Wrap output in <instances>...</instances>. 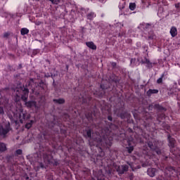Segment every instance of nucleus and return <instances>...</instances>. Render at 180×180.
<instances>
[{
	"label": "nucleus",
	"instance_id": "obj_5",
	"mask_svg": "<svg viewBox=\"0 0 180 180\" xmlns=\"http://www.w3.org/2000/svg\"><path fill=\"white\" fill-rule=\"evenodd\" d=\"M86 44L89 49H91L92 50H96V45H95L94 42H86Z\"/></svg>",
	"mask_w": 180,
	"mask_h": 180
},
{
	"label": "nucleus",
	"instance_id": "obj_4",
	"mask_svg": "<svg viewBox=\"0 0 180 180\" xmlns=\"http://www.w3.org/2000/svg\"><path fill=\"white\" fill-rule=\"evenodd\" d=\"M170 34L172 37H175L176 34H178V31L176 30V27H173L170 30Z\"/></svg>",
	"mask_w": 180,
	"mask_h": 180
},
{
	"label": "nucleus",
	"instance_id": "obj_1",
	"mask_svg": "<svg viewBox=\"0 0 180 180\" xmlns=\"http://www.w3.org/2000/svg\"><path fill=\"white\" fill-rule=\"evenodd\" d=\"M43 162H44V165H43ZM50 162H51V156L44 155L43 159H38V163L41 168H45L49 165V164H50ZM38 163H37V165Z\"/></svg>",
	"mask_w": 180,
	"mask_h": 180
},
{
	"label": "nucleus",
	"instance_id": "obj_26",
	"mask_svg": "<svg viewBox=\"0 0 180 180\" xmlns=\"http://www.w3.org/2000/svg\"><path fill=\"white\" fill-rule=\"evenodd\" d=\"M20 33H21V34H23V28L21 29Z\"/></svg>",
	"mask_w": 180,
	"mask_h": 180
},
{
	"label": "nucleus",
	"instance_id": "obj_33",
	"mask_svg": "<svg viewBox=\"0 0 180 180\" xmlns=\"http://www.w3.org/2000/svg\"><path fill=\"white\" fill-rule=\"evenodd\" d=\"M21 98H23V95H21Z\"/></svg>",
	"mask_w": 180,
	"mask_h": 180
},
{
	"label": "nucleus",
	"instance_id": "obj_30",
	"mask_svg": "<svg viewBox=\"0 0 180 180\" xmlns=\"http://www.w3.org/2000/svg\"><path fill=\"white\" fill-rule=\"evenodd\" d=\"M157 154H160L161 152L160 151H156Z\"/></svg>",
	"mask_w": 180,
	"mask_h": 180
},
{
	"label": "nucleus",
	"instance_id": "obj_29",
	"mask_svg": "<svg viewBox=\"0 0 180 180\" xmlns=\"http://www.w3.org/2000/svg\"><path fill=\"white\" fill-rule=\"evenodd\" d=\"M108 120H112V117H109Z\"/></svg>",
	"mask_w": 180,
	"mask_h": 180
},
{
	"label": "nucleus",
	"instance_id": "obj_20",
	"mask_svg": "<svg viewBox=\"0 0 180 180\" xmlns=\"http://www.w3.org/2000/svg\"><path fill=\"white\" fill-rule=\"evenodd\" d=\"M149 92H151V94H157L158 92V90H150Z\"/></svg>",
	"mask_w": 180,
	"mask_h": 180
},
{
	"label": "nucleus",
	"instance_id": "obj_7",
	"mask_svg": "<svg viewBox=\"0 0 180 180\" xmlns=\"http://www.w3.org/2000/svg\"><path fill=\"white\" fill-rule=\"evenodd\" d=\"M25 105L27 108H36V103L34 101L25 102Z\"/></svg>",
	"mask_w": 180,
	"mask_h": 180
},
{
	"label": "nucleus",
	"instance_id": "obj_17",
	"mask_svg": "<svg viewBox=\"0 0 180 180\" xmlns=\"http://www.w3.org/2000/svg\"><path fill=\"white\" fill-rule=\"evenodd\" d=\"M51 2L52 4H58V2H60V0H51Z\"/></svg>",
	"mask_w": 180,
	"mask_h": 180
},
{
	"label": "nucleus",
	"instance_id": "obj_21",
	"mask_svg": "<svg viewBox=\"0 0 180 180\" xmlns=\"http://www.w3.org/2000/svg\"><path fill=\"white\" fill-rule=\"evenodd\" d=\"M162 82V77H160L158 79V84H161Z\"/></svg>",
	"mask_w": 180,
	"mask_h": 180
},
{
	"label": "nucleus",
	"instance_id": "obj_12",
	"mask_svg": "<svg viewBox=\"0 0 180 180\" xmlns=\"http://www.w3.org/2000/svg\"><path fill=\"white\" fill-rule=\"evenodd\" d=\"M135 8H136V4L131 3L129 4V9H131V11H134Z\"/></svg>",
	"mask_w": 180,
	"mask_h": 180
},
{
	"label": "nucleus",
	"instance_id": "obj_13",
	"mask_svg": "<svg viewBox=\"0 0 180 180\" xmlns=\"http://www.w3.org/2000/svg\"><path fill=\"white\" fill-rule=\"evenodd\" d=\"M8 117L11 122H15V123H18V121L13 120V117L12 115H8Z\"/></svg>",
	"mask_w": 180,
	"mask_h": 180
},
{
	"label": "nucleus",
	"instance_id": "obj_24",
	"mask_svg": "<svg viewBox=\"0 0 180 180\" xmlns=\"http://www.w3.org/2000/svg\"><path fill=\"white\" fill-rule=\"evenodd\" d=\"M24 94H29V90L25 89H24Z\"/></svg>",
	"mask_w": 180,
	"mask_h": 180
},
{
	"label": "nucleus",
	"instance_id": "obj_10",
	"mask_svg": "<svg viewBox=\"0 0 180 180\" xmlns=\"http://www.w3.org/2000/svg\"><path fill=\"white\" fill-rule=\"evenodd\" d=\"M169 141L170 147H174V144H175V141L174 139L169 137Z\"/></svg>",
	"mask_w": 180,
	"mask_h": 180
},
{
	"label": "nucleus",
	"instance_id": "obj_23",
	"mask_svg": "<svg viewBox=\"0 0 180 180\" xmlns=\"http://www.w3.org/2000/svg\"><path fill=\"white\" fill-rule=\"evenodd\" d=\"M16 92H17L16 96H18V97L20 96V93H19V91L16 90Z\"/></svg>",
	"mask_w": 180,
	"mask_h": 180
},
{
	"label": "nucleus",
	"instance_id": "obj_14",
	"mask_svg": "<svg viewBox=\"0 0 180 180\" xmlns=\"http://www.w3.org/2000/svg\"><path fill=\"white\" fill-rule=\"evenodd\" d=\"M22 150H20V149H18V150H16V155H20L22 154Z\"/></svg>",
	"mask_w": 180,
	"mask_h": 180
},
{
	"label": "nucleus",
	"instance_id": "obj_31",
	"mask_svg": "<svg viewBox=\"0 0 180 180\" xmlns=\"http://www.w3.org/2000/svg\"><path fill=\"white\" fill-rule=\"evenodd\" d=\"M98 180H103V179H99V177H98Z\"/></svg>",
	"mask_w": 180,
	"mask_h": 180
},
{
	"label": "nucleus",
	"instance_id": "obj_27",
	"mask_svg": "<svg viewBox=\"0 0 180 180\" xmlns=\"http://www.w3.org/2000/svg\"><path fill=\"white\" fill-rule=\"evenodd\" d=\"M87 135H88V136L89 137V136H91V132L88 131V132H87Z\"/></svg>",
	"mask_w": 180,
	"mask_h": 180
},
{
	"label": "nucleus",
	"instance_id": "obj_19",
	"mask_svg": "<svg viewBox=\"0 0 180 180\" xmlns=\"http://www.w3.org/2000/svg\"><path fill=\"white\" fill-rule=\"evenodd\" d=\"M0 115H4V108L0 105Z\"/></svg>",
	"mask_w": 180,
	"mask_h": 180
},
{
	"label": "nucleus",
	"instance_id": "obj_32",
	"mask_svg": "<svg viewBox=\"0 0 180 180\" xmlns=\"http://www.w3.org/2000/svg\"><path fill=\"white\" fill-rule=\"evenodd\" d=\"M149 147H150V148H153V147H152V146H150V145H149Z\"/></svg>",
	"mask_w": 180,
	"mask_h": 180
},
{
	"label": "nucleus",
	"instance_id": "obj_18",
	"mask_svg": "<svg viewBox=\"0 0 180 180\" xmlns=\"http://www.w3.org/2000/svg\"><path fill=\"white\" fill-rule=\"evenodd\" d=\"M133 150H134L133 146H130L129 148H128V153H131Z\"/></svg>",
	"mask_w": 180,
	"mask_h": 180
},
{
	"label": "nucleus",
	"instance_id": "obj_22",
	"mask_svg": "<svg viewBox=\"0 0 180 180\" xmlns=\"http://www.w3.org/2000/svg\"><path fill=\"white\" fill-rule=\"evenodd\" d=\"M19 120H20V123H23V121L22 120V115H19Z\"/></svg>",
	"mask_w": 180,
	"mask_h": 180
},
{
	"label": "nucleus",
	"instance_id": "obj_34",
	"mask_svg": "<svg viewBox=\"0 0 180 180\" xmlns=\"http://www.w3.org/2000/svg\"><path fill=\"white\" fill-rule=\"evenodd\" d=\"M49 1H51V0H49Z\"/></svg>",
	"mask_w": 180,
	"mask_h": 180
},
{
	"label": "nucleus",
	"instance_id": "obj_15",
	"mask_svg": "<svg viewBox=\"0 0 180 180\" xmlns=\"http://www.w3.org/2000/svg\"><path fill=\"white\" fill-rule=\"evenodd\" d=\"M27 33H29V30H27V28H24L23 34H27Z\"/></svg>",
	"mask_w": 180,
	"mask_h": 180
},
{
	"label": "nucleus",
	"instance_id": "obj_2",
	"mask_svg": "<svg viewBox=\"0 0 180 180\" xmlns=\"http://www.w3.org/2000/svg\"><path fill=\"white\" fill-rule=\"evenodd\" d=\"M11 124H9V122H6V124H2V125L0 127V134L1 136H5V134H7V133L11 130Z\"/></svg>",
	"mask_w": 180,
	"mask_h": 180
},
{
	"label": "nucleus",
	"instance_id": "obj_16",
	"mask_svg": "<svg viewBox=\"0 0 180 180\" xmlns=\"http://www.w3.org/2000/svg\"><path fill=\"white\" fill-rule=\"evenodd\" d=\"M94 16H95V14H94V13L89 14L88 19H92V18H94Z\"/></svg>",
	"mask_w": 180,
	"mask_h": 180
},
{
	"label": "nucleus",
	"instance_id": "obj_25",
	"mask_svg": "<svg viewBox=\"0 0 180 180\" xmlns=\"http://www.w3.org/2000/svg\"><path fill=\"white\" fill-rule=\"evenodd\" d=\"M176 8H180V3H178L177 4H176Z\"/></svg>",
	"mask_w": 180,
	"mask_h": 180
},
{
	"label": "nucleus",
	"instance_id": "obj_6",
	"mask_svg": "<svg viewBox=\"0 0 180 180\" xmlns=\"http://www.w3.org/2000/svg\"><path fill=\"white\" fill-rule=\"evenodd\" d=\"M148 175H149V176H154L155 175V169L149 168L148 169Z\"/></svg>",
	"mask_w": 180,
	"mask_h": 180
},
{
	"label": "nucleus",
	"instance_id": "obj_28",
	"mask_svg": "<svg viewBox=\"0 0 180 180\" xmlns=\"http://www.w3.org/2000/svg\"><path fill=\"white\" fill-rule=\"evenodd\" d=\"M26 180H32V179L29 178V177H27L26 178Z\"/></svg>",
	"mask_w": 180,
	"mask_h": 180
},
{
	"label": "nucleus",
	"instance_id": "obj_8",
	"mask_svg": "<svg viewBox=\"0 0 180 180\" xmlns=\"http://www.w3.org/2000/svg\"><path fill=\"white\" fill-rule=\"evenodd\" d=\"M33 123H34V121L33 120L27 122V124H25L26 129H30V127H32V126L33 125Z\"/></svg>",
	"mask_w": 180,
	"mask_h": 180
},
{
	"label": "nucleus",
	"instance_id": "obj_9",
	"mask_svg": "<svg viewBox=\"0 0 180 180\" xmlns=\"http://www.w3.org/2000/svg\"><path fill=\"white\" fill-rule=\"evenodd\" d=\"M54 102H56V103H59V105H61L65 102V100H64L63 98H58L54 100Z\"/></svg>",
	"mask_w": 180,
	"mask_h": 180
},
{
	"label": "nucleus",
	"instance_id": "obj_3",
	"mask_svg": "<svg viewBox=\"0 0 180 180\" xmlns=\"http://www.w3.org/2000/svg\"><path fill=\"white\" fill-rule=\"evenodd\" d=\"M129 169V167L127 165L125 166H119L117 169L118 174H123L124 172Z\"/></svg>",
	"mask_w": 180,
	"mask_h": 180
},
{
	"label": "nucleus",
	"instance_id": "obj_11",
	"mask_svg": "<svg viewBox=\"0 0 180 180\" xmlns=\"http://www.w3.org/2000/svg\"><path fill=\"white\" fill-rule=\"evenodd\" d=\"M5 150H6L5 143H0V151H5Z\"/></svg>",
	"mask_w": 180,
	"mask_h": 180
}]
</instances>
